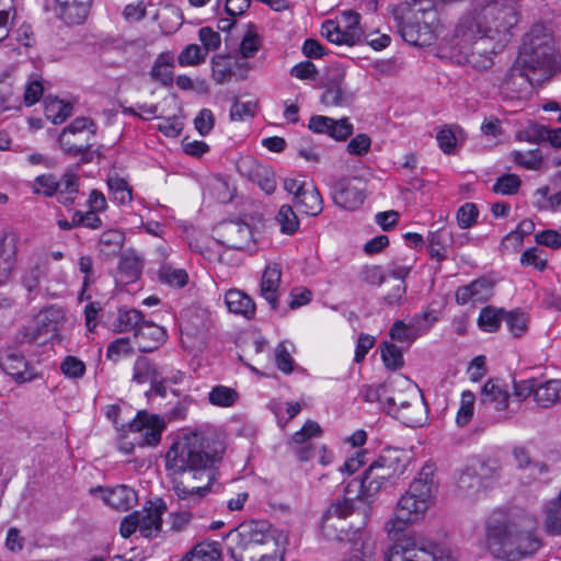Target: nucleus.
<instances>
[{"instance_id":"nucleus-28","label":"nucleus","mask_w":561,"mask_h":561,"mask_svg":"<svg viewBox=\"0 0 561 561\" xmlns=\"http://www.w3.org/2000/svg\"><path fill=\"white\" fill-rule=\"evenodd\" d=\"M294 205L308 216H317L323 209V201L320 192L313 184L298 193V196L293 199Z\"/></svg>"},{"instance_id":"nucleus-9","label":"nucleus","mask_w":561,"mask_h":561,"mask_svg":"<svg viewBox=\"0 0 561 561\" xmlns=\"http://www.w3.org/2000/svg\"><path fill=\"white\" fill-rule=\"evenodd\" d=\"M228 537L236 541L237 548L247 550L253 546H277L271 525L265 520H250L229 531Z\"/></svg>"},{"instance_id":"nucleus-41","label":"nucleus","mask_w":561,"mask_h":561,"mask_svg":"<svg viewBox=\"0 0 561 561\" xmlns=\"http://www.w3.org/2000/svg\"><path fill=\"white\" fill-rule=\"evenodd\" d=\"M457 485L466 495L471 496L481 490L482 480L473 468H466L460 473Z\"/></svg>"},{"instance_id":"nucleus-10","label":"nucleus","mask_w":561,"mask_h":561,"mask_svg":"<svg viewBox=\"0 0 561 561\" xmlns=\"http://www.w3.org/2000/svg\"><path fill=\"white\" fill-rule=\"evenodd\" d=\"M90 130L92 135L95 134V124L88 117H78L67 127L62 129L59 135L58 142L62 150L70 157L80 156L82 163H89L93 160L92 145L88 141L85 144H72L71 136L76 137L83 130Z\"/></svg>"},{"instance_id":"nucleus-20","label":"nucleus","mask_w":561,"mask_h":561,"mask_svg":"<svg viewBox=\"0 0 561 561\" xmlns=\"http://www.w3.org/2000/svg\"><path fill=\"white\" fill-rule=\"evenodd\" d=\"M533 75H535L534 71H530V69L523 65H518L515 60L504 77L503 87L516 93L527 92L535 84H539L545 80L542 77L534 78Z\"/></svg>"},{"instance_id":"nucleus-31","label":"nucleus","mask_w":561,"mask_h":561,"mask_svg":"<svg viewBox=\"0 0 561 561\" xmlns=\"http://www.w3.org/2000/svg\"><path fill=\"white\" fill-rule=\"evenodd\" d=\"M535 402L540 408H550L561 403V380L551 379L542 383L537 382Z\"/></svg>"},{"instance_id":"nucleus-21","label":"nucleus","mask_w":561,"mask_h":561,"mask_svg":"<svg viewBox=\"0 0 561 561\" xmlns=\"http://www.w3.org/2000/svg\"><path fill=\"white\" fill-rule=\"evenodd\" d=\"M92 0H61L55 2V14L68 25L81 24L88 16Z\"/></svg>"},{"instance_id":"nucleus-61","label":"nucleus","mask_w":561,"mask_h":561,"mask_svg":"<svg viewBox=\"0 0 561 561\" xmlns=\"http://www.w3.org/2000/svg\"><path fill=\"white\" fill-rule=\"evenodd\" d=\"M479 210L476 204L466 203L457 210V222L461 229L472 227L478 218Z\"/></svg>"},{"instance_id":"nucleus-8","label":"nucleus","mask_w":561,"mask_h":561,"mask_svg":"<svg viewBox=\"0 0 561 561\" xmlns=\"http://www.w3.org/2000/svg\"><path fill=\"white\" fill-rule=\"evenodd\" d=\"M164 421L157 414H149L147 411H138L137 415L129 423V431L136 436L134 442L124 444L121 449L125 454H131L136 445L157 446L160 443Z\"/></svg>"},{"instance_id":"nucleus-43","label":"nucleus","mask_w":561,"mask_h":561,"mask_svg":"<svg viewBox=\"0 0 561 561\" xmlns=\"http://www.w3.org/2000/svg\"><path fill=\"white\" fill-rule=\"evenodd\" d=\"M381 359L385 366L391 370H398L403 367V355L401 350L393 343L383 342L380 344Z\"/></svg>"},{"instance_id":"nucleus-3","label":"nucleus","mask_w":561,"mask_h":561,"mask_svg":"<svg viewBox=\"0 0 561 561\" xmlns=\"http://www.w3.org/2000/svg\"><path fill=\"white\" fill-rule=\"evenodd\" d=\"M455 45L459 47L467 64L479 70L493 65V55L501 51L507 43L494 35L483 34L476 18H462L455 28Z\"/></svg>"},{"instance_id":"nucleus-37","label":"nucleus","mask_w":561,"mask_h":561,"mask_svg":"<svg viewBox=\"0 0 561 561\" xmlns=\"http://www.w3.org/2000/svg\"><path fill=\"white\" fill-rule=\"evenodd\" d=\"M213 78L217 84H224L236 75L229 56L217 55L211 59Z\"/></svg>"},{"instance_id":"nucleus-42","label":"nucleus","mask_w":561,"mask_h":561,"mask_svg":"<svg viewBox=\"0 0 561 561\" xmlns=\"http://www.w3.org/2000/svg\"><path fill=\"white\" fill-rule=\"evenodd\" d=\"M275 219L284 234H294L299 229V219L290 205H283Z\"/></svg>"},{"instance_id":"nucleus-53","label":"nucleus","mask_w":561,"mask_h":561,"mask_svg":"<svg viewBox=\"0 0 561 561\" xmlns=\"http://www.w3.org/2000/svg\"><path fill=\"white\" fill-rule=\"evenodd\" d=\"M352 94L343 90V88L324 87L321 102L325 105L343 106L350 103Z\"/></svg>"},{"instance_id":"nucleus-12","label":"nucleus","mask_w":561,"mask_h":561,"mask_svg":"<svg viewBox=\"0 0 561 561\" xmlns=\"http://www.w3.org/2000/svg\"><path fill=\"white\" fill-rule=\"evenodd\" d=\"M510 393L499 379L488 380L480 394V404L485 410H494L499 413L496 421H505L512 415L507 413Z\"/></svg>"},{"instance_id":"nucleus-62","label":"nucleus","mask_w":561,"mask_h":561,"mask_svg":"<svg viewBox=\"0 0 561 561\" xmlns=\"http://www.w3.org/2000/svg\"><path fill=\"white\" fill-rule=\"evenodd\" d=\"M133 353L128 339L119 337L111 342L106 350V357L113 362H117L122 356Z\"/></svg>"},{"instance_id":"nucleus-50","label":"nucleus","mask_w":561,"mask_h":561,"mask_svg":"<svg viewBox=\"0 0 561 561\" xmlns=\"http://www.w3.org/2000/svg\"><path fill=\"white\" fill-rule=\"evenodd\" d=\"M508 330L515 336H522L527 330V317L520 310L505 311L504 319Z\"/></svg>"},{"instance_id":"nucleus-27","label":"nucleus","mask_w":561,"mask_h":561,"mask_svg":"<svg viewBox=\"0 0 561 561\" xmlns=\"http://www.w3.org/2000/svg\"><path fill=\"white\" fill-rule=\"evenodd\" d=\"M280 266L277 263H273L266 266L261 279V296L274 310L278 308L277 291L280 284Z\"/></svg>"},{"instance_id":"nucleus-44","label":"nucleus","mask_w":561,"mask_h":561,"mask_svg":"<svg viewBox=\"0 0 561 561\" xmlns=\"http://www.w3.org/2000/svg\"><path fill=\"white\" fill-rule=\"evenodd\" d=\"M546 530L552 536L561 534V490L558 499L548 505Z\"/></svg>"},{"instance_id":"nucleus-51","label":"nucleus","mask_w":561,"mask_h":561,"mask_svg":"<svg viewBox=\"0 0 561 561\" xmlns=\"http://www.w3.org/2000/svg\"><path fill=\"white\" fill-rule=\"evenodd\" d=\"M294 347L289 342H280L275 348V363L277 368L284 374H290L294 369V359L290 355V350Z\"/></svg>"},{"instance_id":"nucleus-39","label":"nucleus","mask_w":561,"mask_h":561,"mask_svg":"<svg viewBox=\"0 0 561 561\" xmlns=\"http://www.w3.org/2000/svg\"><path fill=\"white\" fill-rule=\"evenodd\" d=\"M49 262L47 259H38L24 274L22 283L24 287L32 291L35 289L43 277L47 275Z\"/></svg>"},{"instance_id":"nucleus-30","label":"nucleus","mask_w":561,"mask_h":561,"mask_svg":"<svg viewBox=\"0 0 561 561\" xmlns=\"http://www.w3.org/2000/svg\"><path fill=\"white\" fill-rule=\"evenodd\" d=\"M225 302L230 312L241 314L245 319L255 316V304L250 296L238 289H230L225 295Z\"/></svg>"},{"instance_id":"nucleus-45","label":"nucleus","mask_w":561,"mask_h":561,"mask_svg":"<svg viewBox=\"0 0 561 561\" xmlns=\"http://www.w3.org/2000/svg\"><path fill=\"white\" fill-rule=\"evenodd\" d=\"M124 240L125 236L119 230L104 231L100 238L101 252L107 255L115 254L122 249Z\"/></svg>"},{"instance_id":"nucleus-2","label":"nucleus","mask_w":561,"mask_h":561,"mask_svg":"<svg viewBox=\"0 0 561 561\" xmlns=\"http://www.w3.org/2000/svg\"><path fill=\"white\" fill-rule=\"evenodd\" d=\"M218 453L206 450L203 437L197 433L184 434L165 454V469L172 480V489L186 505L196 504L209 491L216 479Z\"/></svg>"},{"instance_id":"nucleus-34","label":"nucleus","mask_w":561,"mask_h":561,"mask_svg":"<svg viewBox=\"0 0 561 561\" xmlns=\"http://www.w3.org/2000/svg\"><path fill=\"white\" fill-rule=\"evenodd\" d=\"M45 103V116L54 124H61L70 116L72 106L58 98L47 96Z\"/></svg>"},{"instance_id":"nucleus-1","label":"nucleus","mask_w":561,"mask_h":561,"mask_svg":"<svg viewBox=\"0 0 561 561\" xmlns=\"http://www.w3.org/2000/svg\"><path fill=\"white\" fill-rule=\"evenodd\" d=\"M434 465L426 463L414 479L404 495L398 502L394 518L386 523L385 529L394 540L386 554V561H448L439 547L416 537H405L403 531L408 524L424 517L436 489L433 476Z\"/></svg>"},{"instance_id":"nucleus-47","label":"nucleus","mask_w":561,"mask_h":561,"mask_svg":"<svg viewBox=\"0 0 561 561\" xmlns=\"http://www.w3.org/2000/svg\"><path fill=\"white\" fill-rule=\"evenodd\" d=\"M159 279L164 284L181 288L187 284L188 275L182 268L164 265L159 270Z\"/></svg>"},{"instance_id":"nucleus-33","label":"nucleus","mask_w":561,"mask_h":561,"mask_svg":"<svg viewBox=\"0 0 561 561\" xmlns=\"http://www.w3.org/2000/svg\"><path fill=\"white\" fill-rule=\"evenodd\" d=\"M157 365L148 357L139 356L133 367L131 380L139 385L151 382L160 377Z\"/></svg>"},{"instance_id":"nucleus-63","label":"nucleus","mask_w":561,"mask_h":561,"mask_svg":"<svg viewBox=\"0 0 561 561\" xmlns=\"http://www.w3.org/2000/svg\"><path fill=\"white\" fill-rule=\"evenodd\" d=\"M389 336L400 343L411 344L415 341L412 332L410 331L409 324L403 320H396L389 330Z\"/></svg>"},{"instance_id":"nucleus-46","label":"nucleus","mask_w":561,"mask_h":561,"mask_svg":"<svg viewBox=\"0 0 561 561\" xmlns=\"http://www.w3.org/2000/svg\"><path fill=\"white\" fill-rule=\"evenodd\" d=\"M144 314L136 309L126 311H119L117 317V328L119 332H126L130 330L137 331V329L145 322Z\"/></svg>"},{"instance_id":"nucleus-59","label":"nucleus","mask_w":561,"mask_h":561,"mask_svg":"<svg viewBox=\"0 0 561 561\" xmlns=\"http://www.w3.org/2000/svg\"><path fill=\"white\" fill-rule=\"evenodd\" d=\"M520 553V559L533 556L541 547V540L531 534L522 535L518 533V539L515 545Z\"/></svg>"},{"instance_id":"nucleus-24","label":"nucleus","mask_w":561,"mask_h":561,"mask_svg":"<svg viewBox=\"0 0 561 561\" xmlns=\"http://www.w3.org/2000/svg\"><path fill=\"white\" fill-rule=\"evenodd\" d=\"M93 491L102 492L104 502L117 511L126 512L137 502L135 490L125 484L114 488L98 486Z\"/></svg>"},{"instance_id":"nucleus-36","label":"nucleus","mask_w":561,"mask_h":561,"mask_svg":"<svg viewBox=\"0 0 561 561\" xmlns=\"http://www.w3.org/2000/svg\"><path fill=\"white\" fill-rule=\"evenodd\" d=\"M504 309H496L492 306L482 308L478 318V325L485 332H496L504 319Z\"/></svg>"},{"instance_id":"nucleus-5","label":"nucleus","mask_w":561,"mask_h":561,"mask_svg":"<svg viewBox=\"0 0 561 561\" xmlns=\"http://www.w3.org/2000/svg\"><path fill=\"white\" fill-rule=\"evenodd\" d=\"M437 12L432 0H413L399 22L402 38L414 46L431 45L435 39L433 30Z\"/></svg>"},{"instance_id":"nucleus-16","label":"nucleus","mask_w":561,"mask_h":561,"mask_svg":"<svg viewBox=\"0 0 561 561\" xmlns=\"http://www.w3.org/2000/svg\"><path fill=\"white\" fill-rule=\"evenodd\" d=\"M309 129L317 134H328L335 140H345L353 134V125L347 118L333 119L328 116L314 115L310 118Z\"/></svg>"},{"instance_id":"nucleus-25","label":"nucleus","mask_w":561,"mask_h":561,"mask_svg":"<svg viewBox=\"0 0 561 561\" xmlns=\"http://www.w3.org/2000/svg\"><path fill=\"white\" fill-rule=\"evenodd\" d=\"M167 332L151 321H145L136 331L135 339L141 353H150L164 342Z\"/></svg>"},{"instance_id":"nucleus-7","label":"nucleus","mask_w":561,"mask_h":561,"mask_svg":"<svg viewBox=\"0 0 561 561\" xmlns=\"http://www.w3.org/2000/svg\"><path fill=\"white\" fill-rule=\"evenodd\" d=\"M518 530L506 516H492L486 524V548L490 553L500 560L518 561L520 553L515 545Z\"/></svg>"},{"instance_id":"nucleus-57","label":"nucleus","mask_w":561,"mask_h":561,"mask_svg":"<svg viewBox=\"0 0 561 561\" xmlns=\"http://www.w3.org/2000/svg\"><path fill=\"white\" fill-rule=\"evenodd\" d=\"M206 56L197 44H190L178 56V62L181 66H195L203 62Z\"/></svg>"},{"instance_id":"nucleus-19","label":"nucleus","mask_w":561,"mask_h":561,"mask_svg":"<svg viewBox=\"0 0 561 561\" xmlns=\"http://www.w3.org/2000/svg\"><path fill=\"white\" fill-rule=\"evenodd\" d=\"M493 288L494 283L491 279L480 277L468 285L460 286L456 290V301L458 305L485 302L492 297Z\"/></svg>"},{"instance_id":"nucleus-64","label":"nucleus","mask_w":561,"mask_h":561,"mask_svg":"<svg viewBox=\"0 0 561 561\" xmlns=\"http://www.w3.org/2000/svg\"><path fill=\"white\" fill-rule=\"evenodd\" d=\"M215 125V116L209 108L199 111L194 119V126L201 136H207Z\"/></svg>"},{"instance_id":"nucleus-11","label":"nucleus","mask_w":561,"mask_h":561,"mask_svg":"<svg viewBox=\"0 0 561 561\" xmlns=\"http://www.w3.org/2000/svg\"><path fill=\"white\" fill-rule=\"evenodd\" d=\"M366 184L360 178H344L332 187L335 205L346 210L357 209L365 201Z\"/></svg>"},{"instance_id":"nucleus-60","label":"nucleus","mask_w":561,"mask_h":561,"mask_svg":"<svg viewBox=\"0 0 561 561\" xmlns=\"http://www.w3.org/2000/svg\"><path fill=\"white\" fill-rule=\"evenodd\" d=\"M514 161L526 169L537 170L542 163V156L538 149L527 152L515 151Z\"/></svg>"},{"instance_id":"nucleus-38","label":"nucleus","mask_w":561,"mask_h":561,"mask_svg":"<svg viewBox=\"0 0 561 561\" xmlns=\"http://www.w3.org/2000/svg\"><path fill=\"white\" fill-rule=\"evenodd\" d=\"M352 534L353 537L348 538L350 541H353L352 552L343 561H373L369 543L364 541L360 529L358 528Z\"/></svg>"},{"instance_id":"nucleus-35","label":"nucleus","mask_w":561,"mask_h":561,"mask_svg":"<svg viewBox=\"0 0 561 561\" xmlns=\"http://www.w3.org/2000/svg\"><path fill=\"white\" fill-rule=\"evenodd\" d=\"M173 59L169 55H160L152 69L151 77L162 85H171L173 82Z\"/></svg>"},{"instance_id":"nucleus-58","label":"nucleus","mask_w":561,"mask_h":561,"mask_svg":"<svg viewBox=\"0 0 561 561\" xmlns=\"http://www.w3.org/2000/svg\"><path fill=\"white\" fill-rule=\"evenodd\" d=\"M261 45H262L261 38L256 33H254L252 31L247 32L245 35L243 36V38L240 43V47H239V53H240L241 58L242 59L252 58L259 51V49L261 48Z\"/></svg>"},{"instance_id":"nucleus-18","label":"nucleus","mask_w":561,"mask_h":561,"mask_svg":"<svg viewBox=\"0 0 561 561\" xmlns=\"http://www.w3.org/2000/svg\"><path fill=\"white\" fill-rule=\"evenodd\" d=\"M224 234L219 243L233 250L248 249L252 243L253 229L250 225L243 221H231L222 226Z\"/></svg>"},{"instance_id":"nucleus-13","label":"nucleus","mask_w":561,"mask_h":561,"mask_svg":"<svg viewBox=\"0 0 561 561\" xmlns=\"http://www.w3.org/2000/svg\"><path fill=\"white\" fill-rule=\"evenodd\" d=\"M409 461L410 457L405 450L388 447L369 466L393 481L405 471Z\"/></svg>"},{"instance_id":"nucleus-55","label":"nucleus","mask_w":561,"mask_h":561,"mask_svg":"<svg viewBox=\"0 0 561 561\" xmlns=\"http://www.w3.org/2000/svg\"><path fill=\"white\" fill-rule=\"evenodd\" d=\"M355 508V500L351 497H343L337 499L334 501L330 507L327 510L324 516L330 517H337V518H345L350 516Z\"/></svg>"},{"instance_id":"nucleus-40","label":"nucleus","mask_w":561,"mask_h":561,"mask_svg":"<svg viewBox=\"0 0 561 561\" xmlns=\"http://www.w3.org/2000/svg\"><path fill=\"white\" fill-rule=\"evenodd\" d=\"M238 392L227 386H215L208 393V400L213 405L228 408L236 403L238 400Z\"/></svg>"},{"instance_id":"nucleus-14","label":"nucleus","mask_w":561,"mask_h":561,"mask_svg":"<svg viewBox=\"0 0 561 561\" xmlns=\"http://www.w3.org/2000/svg\"><path fill=\"white\" fill-rule=\"evenodd\" d=\"M240 174L256 183L266 194L274 193L276 180L274 171L260 164L255 159L247 157L238 163Z\"/></svg>"},{"instance_id":"nucleus-48","label":"nucleus","mask_w":561,"mask_h":561,"mask_svg":"<svg viewBox=\"0 0 561 561\" xmlns=\"http://www.w3.org/2000/svg\"><path fill=\"white\" fill-rule=\"evenodd\" d=\"M436 321V316L431 311H425L421 314L414 316L408 324L412 335L416 340L421 335L425 334Z\"/></svg>"},{"instance_id":"nucleus-52","label":"nucleus","mask_w":561,"mask_h":561,"mask_svg":"<svg viewBox=\"0 0 561 561\" xmlns=\"http://www.w3.org/2000/svg\"><path fill=\"white\" fill-rule=\"evenodd\" d=\"M107 185L110 191L113 193L114 198L121 204L131 202V188L124 179L119 176H110L107 179Z\"/></svg>"},{"instance_id":"nucleus-26","label":"nucleus","mask_w":561,"mask_h":561,"mask_svg":"<svg viewBox=\"0 0 561 561\" xmlns=\"http://www.w3.org/2000/svg\"><path fill=\"white\" fill-rule=\"evenodd\" d=\"M167 512V504L162 499L150 503L146 514L139 513V533L144 537H151L160 531L162 527L161 516Z\"/></svg>"},{"instance_id":"nucleus-6","label":"nucleus","mask_w":561,"mask_h":561,"mask_svg":"<svg viewBox=\"0 0 561 561\" xmlns=\"http://www.w3.org/2000/svg\"><path fill=\"white\" fill-rule=\"evenodd\" d=\"M483 34L510 42L511 30L518 22L516 0H494L486 4L479 19H476Z\"/></svg>"},{"instance_id":"nucleus-54","label":"nucleus","mask_w":561,"mask_h":561,"mask_svg":"<svg viewBox=\"0 0 561 561\" xmlns=\"http://www.w3.org/2000/svg\"><path fill=\"white\" fill-rule=\"evenodd\" d=\"M520 186V179L513 173L503 174L493 185V192L503 195H514L518 192Z\"/></svg>"},{"instance_id":"nucleus-4","label":"nucleus","mask_w":561,"mask_h":561,"mask_svg":"<svg viewBox=\"0 0 561 561\" xmlns=\"http://www.w3.org/2000/svg\"><path fill=\"white\" fill-rule=\"evenodd\" d=\"M556 59V44L550 30L537 23L524 36L516 61L518 65L536 73L541 72L542 79H548Z\"/></svg>"},{"instance_id":"nucleus-17","label":"nucleus","mask_w":561,"mask_h":561,"mask_svg":"<svg viewBox=\"0 0 561 561\" xmlns=\"http://www.w3.org/2000/svg\"><path fill=\"white\" fill-rule=\"evenodd\" d=\"M388 481H390L388 478L369 466L364 471L362 480L348 483L345 491L346 493L352 492L351 488L355 485L358 488L356 499L368 504Z\"/></svg>"},{"instance_id":"nucleus-56","label":"nucleus","mask_w":561,"mask_h":561,"mask_svg":"<svg viewBox=\"0 0 561 561\" xmlns=\"http://www.w3.org/2000/svg\"><path fill=\"white\" fill-rule=\"evenodd\" d=\"M59 182L53 174L38 175L34 181V193L44 194L47 197L54 196L59 190Z\"/></svg>"},{"instance_id":"nucleus-22","label":"nucleus","mask_w":561,"mask_h":561,"mask_svg":"<svg viewBox=\"0 0 561 561\" xmlns=\"http://www.w3.org/2000/svg\"><path fill=\"white\" fill-rule=\"evenodd\" d=\"M18 238L14 233L4 232L0 238V286L11 277L16 264Z\"/></svg>"},{"instance_id":"nucleus-32","label":"nucleus","mask_w":561,"mask_h":561,"mask_svg":"<svg viewBox=\"0 0 561 561\" xmlns=\"http://www.w3.org/2000/svg\"><path fill=\"white\" fill-rule=\"evenodd\" d=\"M321 34L336 45L353 46L357 44V35L354 32H346L337 22L327 20L322 23Z\"/></svg>"},{"instance_id":"nucleus-23","label":"nucleus","mask_w":561,"mask_h":561,"mask_svg":"<svg viewBox=\"0 0 561 561\" xmlns=\"http://www.w3.org/2000/svg\"><path fill=\"white\" fill-rule=\"evenodd\" d=\"M0 365L5 374L18 382L31 381L36 377L34 368L25 357L16 352H8L1 357Z\"/></svg>"},{"instance_id":"nucleus-29","label":"nucleus","mask_w":561,"mask_h":561,"mask_svg":"<svg viewBox=\"0 0 561 561\" xmlns=\"http://www.w3.org/2000/svg\"><path fill=\"white\" fill-rule=\"evenodd\" d=\"M142 271V260L134 252H125L118 263V273L116 280L122 284L136 282Z\"/></svg>"},{"instance_id":"nucleus-15","label":"nucleus","mask_w":561,"mask_h":561,"mask_svg":"<svg viewBox=\"0 0 561 561\" xmlns=\"http://www.w3.org/2000/svg\"><path fill=\"white\" fill-rule=\"evenodd\" d=\"M321 434L322 430L319 423L312 420H308L299 431L294 433L290 445L300 461H308L314 457L316 449L309 440L320 437Z\"/></svg>"},{"instance_id":"nucleus-49","label":"nucleus","mask_w":561,"mask_h":561,"mask_svg":"<svg viewBox=\"0 0 561 561\" xmlns=\"http://www.w3.org/2000/svg\"><path fill=\"white\" fill-rule=\"evenodd\" d=\"M476 396L472 391L466 390L461 393L460 408L456 415V423L459 426L467 425L473 415Z\"/></svg>"}]
</instances>
